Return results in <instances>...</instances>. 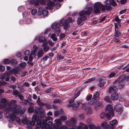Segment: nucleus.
I'll use <instances>...</instances> for the list:
<instances>
[{"label": "nucleus", "mask_w": 129, "mask_h": 129, "mask_svg": "<svg viewBox=\"0 0 129 129\" xmlns=\"http://www.w3.org/2000/svg\"><path fill=\"white\" fill-rule=\"evenodd\" d=\"M13 102H11L8 105V107L5 109V111L9 113H6L7 118L10 117L11 119L14 121L16 119V115L18 114L19 113L21 114H22L24 113L17 106H14L11 105Z\"/></svg>", "instance_id": "f257e3e1"}, {"label": "nucleus", "mask_w": 129, "mask_h": 129, "mask_svg": "<svg viewBox=\"0 0 129 129\" xmlns=\"http://www.w3.org/2000/svg\"><path fill=\"white\" fill-rule=\"evenodd\" d=\"M93 12L95 14L99 13L101 12V10L103 11H110L112 9V7L110 6H106L102 4L100 2L95 3L94 5Z\"/></svg>", "instance_id": "f03ea898"}, {"label": "nucleus", "mask_w": 129, "mask_h": 129, "mask_svg": "<svg viewBox=\"0 0 129 129\" xmlns=\"http://www.w3.org/2000/svg\"><path fill=\"white\" fill-rule=\"evenodd\" d=\"M93 10V9L91 7L88 8L86 11L83 10L79 13V15L80 17L78 18L77 20V24H79L83 21H85L87 18L86 15H89Z\"/></svg>", "instance_id": "7ed1b4c3"}, {"label": "nucleus", "mask_w": 129, "mask_h": 129, "mask_svg": "<svg viewBox=\"0 0 129 129\" xmlns=\"http://www.w3.org/2000/svg\"><path fill=\"white\" fill-rule=\"evenodd\" d=\"M61 120L58 119L55 120L56 122V124L54 125L52 129H68V127L66 126H60L62 124ZM52 124V122L51 121H49V129H51L50 127V125ZM68 129H74L73 128H70Z\"/></svg>", "instance_id": "20e7f679"}, {"label": "nucleus", "mask_w": 129, "mask_h": 129, "mask_svg": "<svg viewBox=\"0 0 129 129\" xmlns=\"http://www.w3.org/2000/svg\"><path fill=\"white\" fill-rule=\"evenodd\" d=\"M59 24L58 22H55L53 23L51 26L52 29H54V32L56 33L57 34L59 33L61 31L60 27L59 26ZM58 35H57L58 36Z\"/></svg>", "instance_id": "39448f33"}, {"label": "nucleus", "mask_w": 129, "mask_h": 129, "mask_svg": "<svg viewBox=\"0 0 129 129\" xmlns=\"http://www.w3.org/2000/svg\"><path fill=\"white\" fill-rule=\"evenodd\" d=\"M100 94L99 92H95L93 94L92 99L88 103L90 105L94 104L95 102V101L99 99Z\"/></svg>", "instance_id": "423d86ee"}, {"label": "nucleus", "mask_w": 129, "mask_h": 129, "mask_svg": "<svg viewBox=\"0 0 129 129\" xmlns=\"http://www.w3.org/2000/svg\"><path fill=\"white\" fill-rule=\"evenodd\" d=\"M118 87L120 89L124 87V84L123 83L124 81V76H121L118 79Z\"/></svg>", "instance_id": "0eeeda50"}, {"label": "nucleus", "mask_w": 129, "mask_h": 129, "mask_svg": "<svg viewBox=\"0 0 129 129\" xmlns=\"http://www.w3.org/2000/svg\"><path fill=\"white\" fill-rule=\"evenodd\" d=\"M105 110L106 112L108 113L112 116H114V114L113 110V107L112 105H108L107 106Z\"/></svg>", "instance_id": "6e6552de"}, {"label": "nucleus", "mask_w": 129, "mask_h": 129, "mask_svg": "<svg viewBox=\"0 0 129 129\" xmlns=\"http://www.w3.org/2000/svg\"><path fill=\"white\" fill-rule=\"evenodd\" d=\"M114 111L116 113L117 115L120 114H121L123 111V109L121 106L119 105H116L114 108Z\"/></svg>", "instance_id": "1a4fd4ad"}, {"label": "nucleus", "mask_w": 129, "mask_h": 129, "mask_svg": "<svg viewBox=\"0 0 129 129\" xmlns=\"http://www.w3.org/2000/svg\"><path fill=\"white\" fill-rule=\"evenodd\" d=\"M118 86V85H116L115 84H113L112 86H111L109 89V92L110 93H116L117 91V87Z\"/></svg>", "instance_id": "9d476101"}, {"label": "nucleus", "mask_w": 129, "mask_h": 129, "mask_svg": "<svg viewBox=\"0 0 129 129\" xmlns=\"http://www.w3.org/2000/svg\"><path fill=\"white\" fill-rule=\"evenodd\" d=\"M104 4L107 5L106 6H110L112 5L113 6L115 7L117 5L116 3L114 0H106L104 2Z\"/></svg>", "instance_id": "9b49d317"}, {"label": "nucleus", "mask_w": 129, "mask_h": 129, "mask_svg": "<svg viewBox=\"0 0 129 129\" xmlns=\"http://www.w3.org/2000/svg\"><path fill=\"white\" fill-rule=\"evenodd\" d=\"M32 120L30 122V124L32 126H34L35 125V122L37 119H39L38 116L34 115L32 117Z\"/></svg>", "instance_id": "f8f14e48"}, {"label": "nucleus", "mask_w": 129, "mask_h": 129, "mask_svg": "<svg viewBox=\"0 0 129 129\" xmlns=\"http://www.w3.org/2000/svg\"><path fill=\"white\" fill-rule=\"evenodd\" d=\"M47 123V121L45 120H43L42 129H48V125H46Z\"/></svg>", "instance_id": "ddd939ff"}, {"label": "nucleus", "mask_w": 129, "mask_h": 129, "mask_svg": "<svg viewBox=\"0 0 129 129\" xmlns=\"http://www.w3.org/2000/svg\"><path fill=\"white\" fill-rule=\"evenodd\" d=\"M102 127L103 129H109L110 126L109 125H107V122H103L102 124Z\"/></svg>", "instance_id": "4468645a"}, {"label": "nucleus", "mask_w": 129, "mask_h": 129, "mask_svg": "<svg viewBox=\"0 0 129 129\" xmlns=\"http://www.w3.org/2000/svg\"><path fill=\"white\" fill-rule=\"evenodd\" d=\"M39 11H42V14L44 16H46L48 14V12L47 10H43L42 8V7H40L39 8Z\"/></svg>", "instance_id": "2eb2a0df"}, {"label": "nucleus", "mask_w": 129, "mask_h": 129, "mask_svg": "<svg viewBox=\"0 0 129 129\" xmlns=\"http://www.w3.org/2000/svg\"><path fill=\"white\" fill-rule=\"evenodd\" d=\"M60 112L58 110L55 111L54 113V114L55 116H57L60 114L61 115L63 114V110L62 109H60Z\"/></svg>", "instance_id": "dca6fc26"}, {"label": "nucleus", "mask_w": 129, "mask_h": 129, "mask_svg": "<svg viewBox=\"0 0 129 129\" xmlns=\"http://www.w3.org/2000/svg\"><path fill=\"white\" fill-rule=\"evenodd\" d=\"M85 111L86 112V114L87 115H89L92 114V108L89 107L85 109Z\"/></svg>", "instance_id": "f3484780"}, {"label": "nucleus", "mask_w": 129, "mask_h": 129, "mask_svg": "<svg viewBox=\"0 0 129 129\" xmlns=\"http://www.w3.org/2000/svg\"><path fill=\"white\" fill-rule=\"evenodd\" d=\"M43 54L44 53L42 49L41 48L39 49V50L38 51L37 53V56L38 58H40L41 57Z\"/></svg>", "instance_id": "a211bd4d"}, {"label": "nucleus", "mask_w": 129, "mask_h": 129, "mask_svg": "<svg viewBox=\"0 0 129 129\" xmlns=\"http://www.w3.org/2000/svg\"><path fill=\"white\" fill-rule=\"evenodd\" d=\"M80 103V102L79 101H77L76 102L73 103L74 107H72L73 109L75 110H77V107L78 106Z\"/></svg>", "instance_id": "6ab92c4d"}, {"label": "nucleus", "mask_w": 129, "mask_h": 129, "mask_svg": "<svg viewBox=\"0 0 129 129\" xmlns=\"http://www.w3.org/2000/svg\"><path fill=\"white\" fill-rule=\"evenodd\" d=\"M39 119H37V124L36 125V126L37 128H38L40 127H41L42 128V123L41 120H38Z\"/></svg>", "instance_id": "aec40b11"}, {"label": "nucleus", "mask_w": 129, "mask_h": 129, "mask_svg": "<svg viewBox=\"0 0 129 129\" xmlns=\"http://www.w3.org/2000/svg\"><path fill=\"white\" fill-rule=\"evenodd\" d=\"M30 2L31 4H34L36 6H38L39 3H40L38 0H31L30 1Z\"/></svg>", "instance_id": "412c9836"}, {"label": "nucleus", "mask_w": 129, "mask_h": 129, "mask_svg": "<svg viewBox=\"0 0 129 129\" xmlns=\"http://www.w3.org/2000/svg\"><path fill=\"white\" fill-rule=\"evenodd\" d=\"M111 98L113 100H117L118 99V95L116 93H113L111 95Z\"/></svg>", "instance_id": "4be33fe9"}, {"label": "nucleus", "mask_w": 129, "mask_h": 129, "mask_svg": "<svg viewBox=\"0 0 129 129\" xmlns=\"http://www.w3.org/2000/svg\"><path fill=\"white\" fill-rule=\"evenodd\" d=\"M48 43H44L43 44V50L44 51L47 52L48 50V47L47 45Z\"/></svg>", "instance_id": "5701e85b"}, {"label": "nucleus", "mask_w": 129, "mask_h": 129, "mask_svg": "<svg viewBox=\"0 0 129 129\" xmlns=\"http://www.w3.org/2000/svg\"><path fill=\"white\" fill-rule=\"evenodd\" d=\"M67 23V21L63 19H62L60 21V23L59 24L60 26H62Z\"/></svg>", "instance_id": "b1692460"}, {"label": "nucleus", "mask_w": 129, "mask_h": 129, "mask_svg": "<svg viewBox=\"0 0 129 129\" xmlns=\"http://www.w3.org/2000/svg\"><path fill=\"white\" fill-rule=\"evenodd\" d=\"M114 34L115 37L114 38L115 39H116L117 38L119 37L121 35V32L117 31H115Z\"/></svg>", "instance_id": "393cba45"}, {"label": "nucleus", "mask_w": 129, "mask_h": 129, "mask_svg": "<svg viewBox=\"0 0 129 129\" xmlns=\"http://www.w3.org/2000/svg\"><path fill=\"white\" fill-rule=\"evenodd\" d=\"M81 89L79 90H76L75 92L74 93V97L76 98L77 97H78L80 94V91H81Z\"/></svg>", "instance_id": "a878e982"}, {"label": "nucleus", "mask_w": 129, "mask_h": 129, "mask_svg": "<svg viewBox=\"0 0 129 129\" xmlns=\"http://www.w3.org/2000/svg\"><path fill=\"white\" fill-rule=\"evenodd\" d=\"M20 94V92L17 90H14L13 93V94L15 95L17 97L19 96Z\"/></svg>", "instance_id": "bb28decb"}, {"label": "nucleus", "mask_w": 129, "mask_h": 129, "mask_svg": "<svg viewBox=\"0 0 129 129\" xmlns=\"http://www.w3.org/2000/svg\"><path fill=\"white\" fill-rule=\"evenodd\" d=\"M50 38L52 39L54 41H57V38L55 34H52L50 37Z\"/></svg>", "instance_id": "cd10ccee"}, {"label": "nucleus", "mask_w": 129, "mask_h": 129, "mask_svg": "<svg viewBox=\"0 0 129 129\" xmlns=\"http://www.w3.org/2000/svg\"><path fill=\"white\" fill-rule=\"evenodd\" d=\"M104 80L103 79H100L99 81V84L98 85L99 87H101L104 85Z\"/></svg>", "instance_id": "c85d7f7f"}, {"label": "nucleus", "mask_w": 129, "mask_h": 129, "mask_svg": "<svg viewBox=\"0 0 129 129\" xmlns=\"http://www.w3.org/2000/svg\"><path fill=\"white\" fill-rule=\"evenodd\" d=\"M45 40L44 37L43 36H41L40 37L39 39V41L40 42L43 43Z\"/></svg>", "instance_id": "c756f323"}, {"label": "nucleus", "mask_w": 129, "mask_h": 129, "mask_svg": "<svg viewBox=\"0 0 129 129\" xmlns=\"http://www.w3.org/2000/svg\"><path fill=\"white\" fill-rule=\"evenodd\" d=\"M50 0H49V10H50L52 8V7L54 6V5L53 2L50 1Z\"/></svg>", "instance_id": "7c9ffc66"}, {"label": "nucleus", "mask_w": 129, "mask_h": 129, "mask_svg": "<svg viewBox=\"0 0 129 129\" xmlns=\"http://www.w3.org/2000/svg\"><path fill=\"white\" fill-rule=\"evenodd\" d=\"M11 64L13 65H14L17 63V61L14 59H12L10 60V62Z\"/></svg>", "instance_id": "2f4dec72"}, {"label": "nucleus", "mask_w": 129, "mask_h": 129, "mask_svg": "<svg viewBox=\"0 0 129 129\" xmlns=\"http://www.w3.org/2000/svg\"><path fill=\"white\" fill-rule=\"evenodd\" d=\"M100 126H97L96 127L94 124H90L89 125V128L90 129H97L98 127Z\"/></svg>", "instance_id": "473e14b6"}, {"label": "nucleus", "mask_w": 129, "mask_h": 129, "mask_svg": "<svg viewBox=\"0 0 129 129\" xmlns=\"http://www.w3.org/2000/svg\"><path fill=\"white\" fill-rule=\"evenodd\" d=\"M3 61L5 64H9L10 62V60L8 58L4 59Z\"/></svg>", "instance_id": "72a5a7b5"}, {"label": "nucleus", "mask_w": 129, "mask_h": 129, "mask_svg": "<svg viewBox=\"0 0 129 129\" xmlns=\"http://www.w3.org/2000/svg\"><path fill=\"white\" fill-rule=\"evenodd\" d=\"M117 122V120H114L110 122V124L111 126H113Z\"/></svg>", "instance_id": "f704fd0d"}, {"label": "nucleus", "mask_w": 129, "mask_h": 129, "mask_svg": "<svg viewBox=\"0 0 129 129\" xmlns=\"http://www.w3.org/2000/svg\"><path fill=\"white\" fill-rule=\"evenodd\" d=\"M117 2H120L122 4H124L126 2V0H117Z\"/></svg>", "instance_id": "c9c22d12"}, {"label": "nucleus", "mask_w": 129, "mask_h": 129, "mask_svg": "<svg viewBox=\"0 0 129 129\" xmlns=\"http://www.w3.org/2000/svg\"><path fill=\"white\" fill-rule=\"evenodd\" d=\"M100 116L101 119H104L106 116V113L104 112H102Z\"/></svg>", "instance_id": "e433bc0d"}, {"label": "nucleus", "mask_w": 129, "mask_h": 129, "mask_svg": "<svg viewBox=\"0 0 129 129\" xmlns=\"http://www.w3.org/2000/svg\"><path fill=\"white\" fill-rule=\"evenodd\" d=\"M104 100L106 102H111V100L110 97L108 96H106L104 98Z\"/></svg>", "instance_id": "4c0bfd02"}, {"label": "nucleus", "mask_w": 129, "mask_h": 129, "mask_svg": "<svg viewBox=\"0 0 129 129\" xmlns=\"http://www.w3.org/2000/svg\"><path fill=\"white\" fill-rule=\"evenodd\" d=\"M13 74H17L18 73V72L19 71L18 69L17 68H15L13 69L12 70Z\"/></svg>", "instance_id": "58836bf2"}, {"label": "nucleus", "mask_w": 129, "mask_h": 129, "mask_svg": "<svg viewBox=\"0 0 129 129\" xmlns=\"http://www.w3.org/2000/svg\"><path fill=\"white\" fill-rule=\"evenodd\" d=\"M49 96H50L51 98H54L56 97V96L54 92H52L49 93Z\"/></svg>", "instance_id": "ea45409f"}, {"label": "nucleus", "mask_w": 129, "mask_h": 129, "mask_svg": "<svg viewBox=\"0 0 129 129\" xmlns=\"http://www.w3.org/2000/svg\"><path fill=\"white\" fill-rule=\"evenodd\" d=\"M116 74L114 72H112L109 75V77L110 78H111L113 77H115L116 76Z\"/></svg>", "instance_id": "a19ab883"}, {"label": "nucleus", "mask_w": 129, "mask_h": 129, "mask_svg": "<svg viewBox=\"0 0 129 129\" xmlns=\"http://www.w3.org/2000/svg\"><path fill=\"white\" fill-rule=\"evenodd\" d=\"M36 51L33 50L31 51L30 55L31 56H33L34 57L36 56Z\"/></svg>", "instance_id": "79ce46f5"}, {"label": "nucleus", "mask_w": 129, "mask_h": 129, "mask_svg": "<svg viewBox=\"0 0 129 129\" xmlns=\"http://www.w3.org/2000/svg\"><path fill=\"white\" fill-rule=\"evenodd\" d=\"M13 73L12 70H11L9 72H6L5 73V74L7 76H10Z\"/></svg>", "instance_id": "37998d69"}, {"label": "nucleus", "mask_w": 129, "mask_h": 129, "mask_svg": "<svg viewBox=\"0 0 129 129\" xmlns=\"http://www.w3.org/2000/svg\"><path fill=\"white\" fill-rule=\"evenodd\" d=\"M96 105L97 106H101L102 105V103L101 102L96 101Z\"/></svg>", "instance_id": "c03bdc74"}, {"label": "nucleus", "mask_w": 129, "mask_h": 129, "mask_svg": "<svg viewBox=\"0 0 129 129\" xmlns=\"http://www.w3.org/2000/svg\"><path fill=\"white\" fill-rule=\"evenodd\" d=\"M64 25L63 26L65 30H67L69 28L70 26L67 23Z\"/></svg>", "instance_id": "a18cd8bd"}, {"label": "nucleus", "mask_w": 129, "mask_h": 129, "mask_svg": "<svg viewBox=\"0 0 129 129\" xmlns=\"http://www.w3.org/2000/svg\"><path fill=\"white\" fill-rule=\"evenodd\" d=\"M60 119L61 120L65 121L67 119V117L66 116H62L60 117Z\"/></svg>", "instance_id": "49530a36"}, {"label": "nucleus", "mask_w": 129, "mask_h": 129, "mask_svg": "<svg viewBox=\"0 0 129 129\" xmlns=\"http://www.w3.org/2000/svg\"><path fill=\"white\" fill-rule=\"evenodd\" d=\"M37 12V10L35 9H34L31 11V14L33 15H34L36 14Z\"/></svg>", "instance_id": "de8ad7c7"}, {"label": "nucleus", "mask_w": 129, "mask_h": 129, "mask_svg": "<svg viewBox=\"0 0 129 129\" xmlns=\"http://www.w3.org/2000/svg\"><path fill=\"white\" fill-rule=\"evenodd\" d=\"M30 51L29 50H26L24 52V54L25 55H26L29 56V54L30 53Z\"/></svg>", "instance_id": "09e8293b"}, {"label": "nucleus", "mask_w": 129, "mask_h": 129, "mask_svg": "<svg viewBox=\"0 0 129 129\" xmlns=\"http://www.w3.org/2000/svg\"><path fill=\"white\" fill-rule=\"evenodd\" d=\"M24 10V8L23 6H20L18 7V10L19 12H22Z\"/></svg>", "instance_id": "8fccbe9b"}, {"label": "nucleus", "mask_w": 129, "mask_h": 129, "mask_svg": "<svg viewBox=\"0 0 129 129\" xmlns=\"http://www.w3.org/2000/svg\"><path fill=\"white\" fill-rule=\"evenodd\" d=\"M66 36L65 34L62 33L59 36L60 40H62L63 38H64Z\"/></svg>", "instance_id": "3c124183"}, {"label": "nucleus", "mask_w": 129, "mask_h": 129, "mask_svg": "<svg viewBox=\"0 0 129 129\" xmlns=\"http://www.w3.org/2000/svg\"><path fill=\"white\" fill-rule=\"evenodd\" d=\"M114 25L115 27V31H118V29L119 28V26L118 25V24L116 23H115Z\"/></svg>", "instance_id": "603ef678"}, {"label": "nucleus", "mask_w": 129, "mask_h": 129, "mask_svg": "<svg viewBox=\"0 0 129 129\" xmlns=\"http://www.w3.org/2000/svg\"><path fill=\"white\" fill-rule=\"evenodd\" d=\"M111 116L109 114H108L107 113H106V117L107 119L109 120L111 119Z\"/></svg>", "instance_id": "864d4df0"}, {"label": "nucleus", "mask_w": 129, "mask_h": 129, "mask_svg": "<svg viewBox=\"0 0 129 129\" xmlns=\"http://www.w3.org/2000/svg\"><path fill=\"white\" fill-rule=\"evenodd\" d=\"M76 98L74 97L73 96L72 99H70L69 101V103H72L73 102L75 99Z\"/></svg>", "instance_id": "5fc2aeb1"}, {"label": "nucleus", "mask_w": 129, "mask_h": 129, "mask_svg": "<svg viewBox=\"0 0 129 129\" xmlns=\"http://www.w3.org/2000/svg\"><path fill=\"white\" fill-rule=\"evenodd\" d=\"M57 58L58 60L62 59L64 58V57L60 55H58L57 56Z\"/></svg>", "instance_id": "6e6d98bb"}, {"label": "nucleus", "mask_w": 129, "mask_h": 129, "mask_svg": "<svg viewBox=\"0 0 129 129\" xmlns=\"http://www.w3.org/2000/svg\"><path fill=\"white\" fill-rule=\"evenodd\" d=\"M95 79V78L94 77H93L90 79H88L87 81L85 82H90L91 81H92L94 80Z\"/></svg>", "instance_id": "4d7b16f0"}, {"label": "nucleus", "mask_w": 129, "mask_h": 129, "mask_svg": "<svg viewBox=\"0 0 129 129\" xmlns=\"http://www.w3.org/2000/svg\"><path fill=\"white\" fill-rule=\"evenodd\" d=\"M36 91H39L40 90V87L39 86H37L35 88Z\"/></svg>", "instance_id": "13d9d810"}, {"label": "nucleus", "mask_w": 129, "mask_h": 129, "mask_svg": "<svg viewBox=\"0 0 129 129\" xmlns=\"http://www.w3.org/2000/svg\"><path fill=\"white\" fill-rule=\"evenodd\" d=\"M34 110V109L32 107L29 108L28 109V111L30 113H31L33 112Z\"/></svg>", "instance_id": "bf43d9fd"}, {"label": "nucleus", "mask_w": 129, "mask_h": 129, "mask_svg": "<svg viewBox=\"0 0 129 129\" xmlns=\"http://www.w3.org/2000/svg\"><path fill=\"white\" fill-rule=\"evenodd\" d=\"M115 20L117 22H120L121 21V20H120L118 16H116L114 18Z\"/></svg>", "instance_id": "052dcab7"}, {"label": "nucleus", "mask_w": 129, "mask_h": 129, "mask_svg": "<svg viewBox=\"0 0 129 129\" xmlns=\"http://www.w3.org/2000/svg\"><path fill=\"white\" fill-rule=\"evenodd\" d=\"M23 85L26 87H29L30 84L27 82H24Z\"/></svg>", "instance_id": "680f3d73"}, {"label": "nucleus", "mask_w": 129, "mask_h": 129, "mask_svg": "<svg viewBox=\"0 0 129 129\" xmlns=\"http://www.w3.org/2000/svg\"><path fill=\"white\" fill-rule=\"evenodd\" d=\"M61 102V101L60 100V99H57L55 100H54L53 101V102L55 103H59Z\"/></svg>", "instance_id": "e2e57ef3"}, {"label": "nucleus", "mask_w": 129, "mask_h": 129, "mask_svg": "<svg viewBox=\"0 0 129 129\" xmlns=\"http://www.w3.org/2000/svg\"><path fill=\"white\" fill-rule=\"evenodd\" d=\"M70 121L72 122V123L73 124H75L76 123V121L74 118L72 117L71 118Z\"/></svg>", "instance_id": "0e129e2a"}, {"label": "nucleus", "mask_w": 129, "mask_h": 129, "mask_svg": "<svg viewBox=\"0 0 129 129\" xmlns=\"http://www.w3.org/2000/svg\"><path fill=\"white\" fill-rule=\"evenodd\" d=\"M92 97V95L91 94H90L89 95L87 96L86 97L87 98L86 100L87 101H89L91 99Z\"/></svg>", "instance_id": "69168bd1"}, {"label": "nucleus", "mask_w": 129, "mask_h": 129, "mask_svg": "<svg viewBox=\"0 0 129 129\" xmlns=\"http://www.w3.org/2000/svg\"><path fill=\"white\" fill-rule=\"evenodd\" d=\"M46 83H43L42 82L41 83V84L43 88H45V87H47L48 86L46 84Z\"/></svg>", "instance_id": "338daca9"}, {"label": "nucleus", "mask_w": 129, "mask_h": 129, "mask_svg": "<svg viewBox=\"0 0 129 129\" xmlns=\"http://www.w3.org/2000/svg\"><path fill=\"white\" fill-rule=\"evenodd\" d=\"M7 83L4 81H2L0 82V85H6Z\"/></svg>", "instance_id": "774afa93"}]
</instances>
